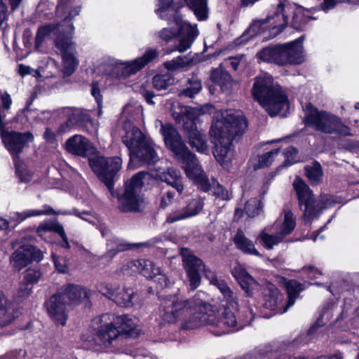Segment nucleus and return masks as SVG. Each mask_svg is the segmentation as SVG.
Masks as SVG:
<instances>
[{
	"label": "nucleus",
	"mask_w": 359,
	"mask_h": 359,
	"mask_svg": "<svg viewBox=\"0 0 359 359\" xmlns=\"http://www.w3.org/2000/svg\"><path fill=\"white\" fill-rule=\"evenodd\" d=\"M207 294L198 291L189 299H184L177 295L168 296L162 301L159 308V317L164 323H175L179 318L185 313L189 316L183 318L182 330H194L203 325L210 326L212 333L222 336L229 333L231 326L236 320L231 313H226L222 318L211 309L206 302Z\"/></svg>",
	"instance_id": "obj_1"
},
{
	"label": "nucleus",
	"mask_w": 359,
	"mask_h": 359,
	"mask_svg": "<svg viewBox=\"0 0 359 359\" xmlns=\"http://www.w3.org/2000/svg\"><path fill=\"white\" fill-rule=\"evenodd\" d=\"M161 126L160 132L165 145L175 155L182 164L187 176L203 191H211L212 194L222 200L229 201L231 194L225 189L215 179L211 180L199 165L196 156L192 154L182 141L177 129L170 123L158 121Z\"/></svg>",
	"instance_id": "obj_2"
},
{
	"label": "nucleus",
	"mask_w": 359,
	"mask_h": 359,
	"mask_svg": "<svg viewBox=\"0 0 359 359\" xmlns=\"http://www.w3.org/2000/svg\"><path fill=\"white\" fill-rule=\"evenodd\" d=\"M182 261L184 269L189 281V286L191 290H196L201 284V276L199 272L203 271L206 278L210 284L217 287L222 294L221 306L224 311L221 313L216 314L217 318H222L224 313H231L234 316L236 324L231 326L229 332L242 330L248 324L250 321L248 319L238 317L235 314V310L238 307V300L235 292L230 288L224 280L217 276V275L208 269L203 261L190 254L187 250L182 251Z\"/></svg>",
	"instance_id": "obj_3"
},
{
	"label": "nucleus",
	"mask_w": 359,
	"mask_h": 359,
	"mask_svg": "<svg viewBox=\"0 0 359 359\" xmlns=\"http://www.w3.org/2000/svg\"><path fill=\"white\" fill-rule=\"evenodd\" d=\"M247 127V120L241 111H215L210 133L215 144L214 156L223 168H227L232 159L233 138L242 135Z\"/></svg>",
	"instance_id": "obj_4"
},
{
	"label": "nucleus",
	"mask_w": 359,
	"mask_h": 359,
	"mask_svg": "<svg viewBox=\"0 0 359 359\" xmlns=\"http://www.w3.org/2000/svg\"><path fill=\"white\" fill-rule=\"evenodd\" d=\"M95 331L93 341L102 351H119L116 346L120 341L121 332L131 334L136 323L128 315L116 316L104 313L93 320Z\"/></svg>",
	"instance_id": "obj_5"
},
{
	"label": "nucleus",
	"mask_w": 359,
	"mask_h": 359,
	"mask_svg": "<svg viewBox=\"0 0 359 359\" xmlns=\"http://www.w3.org/2000/svg\"><path fill=\"white\" fill-rule=\"evenodd\" d=\"M173 1L158 0L156 13L160 18L167 20L169 25L173 23L177 27L180 39L175 50L183 53L191 47L199 34V31L196 24H191L184 20L181 14L172 8Z\"/></svg>",
	"instance_id": "obj_6"
},
{
	"label": "nucleus",
	"mask_w": 359,
	"mask_h": 359,
	"mask_svg": "<svg viewBox=\"0 0 359 359\" xmlns=\"http://www.w3.org/2000/svg\"><path fill=\"white\" fill-rule=\"evenodd\" d=\"M126 134L122 140L128 147L130 154V163L135 160L144 164H154L158 157L154 149L151 142L146 138L142 131L136 126H132L130 122H126L124 126Z\"/></svg>",
	"instance_id": "obj_7"
},
{
	"label": "nucleus",
	"mask_w": 359,
	"mask_h": 359,
	"mask_svg": "<svg viewBox=\"0 0 359 359\" xmlns=\"http://www.w3.org/2000/svg\"><path fill=\"white\" fill-rule=\"evenodd\" d=\"M304 110L305 115L303 122L306 126L327 134L351 135L350 128L337 116L326 111H319L311 103L306 104Z\"/></svg>",
	"instance_id": "obj_8"
},
{
	"label": "nucleus",
	"mask_w": 359,
	"mask_h": 359,
	"mask_svg": "<svg viewBox=\"0 0 359 359\" xmlns=\"http://www.w3.org/2000/svg\"><path fill=\"white\" fill-rule=\"evenodd\" d=\"M306 11L309 12V9L292 5L285 0H279L271 14V38L276 37L283 32L288 25V18L292 14V26L294 29H300L307 22Z\"/></svg>",
	"instance_id": "obj_9"
},
{
	"label": "nucleus",
	"mask_w": 359,
	"mask_h": 359,
	"mask_svg": "<svg viewBox=\"0 0 359 359\" xmlns=\"http://www.w3.org/2000/svg\"><path fill=\"white\" fill-rule=\"evenodd\" d=\"M147 172H140L125 182L121 193L117 194L118 207L122 212L140 211L144 204L142 189Z\"/></svg>",
	"instance_id": "obj_10"
},
{
	"label": "nucleus",
	"mask_w": 359,
	"mask_h": 359,
	"mask_svg": "<svg viewBox=\"0 0 359 359\" xmlns=\"http://www.w3.org/2000/svg\"><path fill=\"white\" fill-rule=\"evenodd\" d=\"M198 116L197 109L187 107L178 121L182 122L190 146L198 152L205 154L208 151V146L205 135L197 127Z\"/></svg>",
	"instance_id": "obj_11"
},
{
	"label": "nucleus",
	"mask_w": 359,
	"mask_h": 359,
	"mask_svg": "<svg viewBox=\"0 0 359 359\" xmlns=\"http://www.w3.org/2000/svg\"><path fill=\"white\" fill-rule=\"evenodd\" d=\"M89 165L99 179L107 186L111 196H115L114 179L121 168V158L118 156L105 158L96 156L89 158Z\"/></svg>",
	"instance_id": "obj_12"
},
{
	"label": "nucleus",
	"mask_w": 359,
	"mask_h": 359,
	"mask_svg": "<svg viewBox=\"0 0 359 359\" xmlns=\"http://www.w3.org/2000/svg\"><path fill=\"white\" fill-rule=\"evenodd\" d=\"M67 32L69 35L60 34L54 41L56 48L62 55L63 74L69 76L75 72L79 61L75 57V43L72 41L74 27L67 25Z\"/></svg>",
	"instance_id": "obj_13"
},
{
	"label": "nucleus",
	"mask_w": 359,
	"mask_h": 359,
	"mask_svg": "<svg viewBox=\"0 0 359 359\" xmlns=\"http://www.w3.org/2000/svg\"><path fill=\"white\" fill-rule=\"evenodd\" d=\"M0 134L2 142L13 156L16 169L18 170V154L22 151L23 148L27 144L33 140L34 137L29 132L22 133L15 131H6L4 129L3 124L0 126Z\"/></svg>",
	"instance_id": "obj_14"
},
{
	"label": "nucleus",
	"mask_w": 359,
	"mask_h": 359,
	"mask_svg": "<svg viewBox=\"0 0 359 359\" xmlns=\"http://www.w3.org/2000/svg\"><path fill=\"white\" fill-rule=\"evenodd\" d=\"M158 55L156 50H148L144 54L130 62H116L113 66L111 75L115 78H126L142 69L147 63Z\"/></svg>",
	"instance_id": "obj_15"
},
{
	"label": "nucleus",
	"mask_w": 359,
	"mask_h": 359,
	"mask_svg": "<svg viewBox=\"0 0 359 359\" xmlns=\"http://www.w3.org/2000/svg\"><path fill=\"white\" fill-rule=\"evenodd\" d=\"M98 290L116 304L124 307L133 306L137 299V294L132 289L126 287L121 289L116 285L102 283L99 285Z\"/></svg>",
	"instance_id": "obj_16"
},
{
	"label": "nucleus",
	"mask_w": 359,
	"mask_h": 359,
	"mask_svg": "<svg viewBox=\"0 0 359 359\" xmlns=\"http://www.w3.org/2000/svg\"><path fill=\"white\" fill-rule=\"evenodd\" d=\"M58 112L60 115L67 118L66 122L61 124L57 129L60 134L68 133L72 129L90 121L89 114L81 108L64 107L59 109Z\"/></svg>",
	"instance_id": "obj_17"
},
{
	"label": "nucleus",
	"mask_w": 359,
	"mask_h": 359,
	"mask_svg": "<svg viewBox=\"0 0 359 359\" xmlns=\"http://www.w3.org/2000/svg\"><path fill=\"white\" fill-rule=\"evenodd\" d=\"M41 251L31 244L23 243L12 255L11 263L20 271L32 261L39 262L43 259Z\"/></svg>",
	"instance_id": "obj_18"
},
{
	"label": "nucleus",
	"mask_w": 359,
	"mask_h": 359,
	"mask_svg": "<svg viewBox=\"0 0 359 359\" xmlns=\"http://www.w3.org/2000/svg\"><path fill=\"white\" fill-rule=\"evenodd\" d=\"M47 311L56 323L65 325L67 319V306L70 305L60 292L53 295L46 302Z\"/></svg>",
	"instance_id": "obj_19"
},
{
	"label": "nucleus",
	"mask_w": 359,
	"mask_h": 359,
	"mask_svg": "<svg viewBox=\"0 0 359 359\" xmlns=\"http://www.w3.org/2000/svg\"><path fill=\"white\" fill-rule=\"evenodd\" d=\"M121 271L125 273L140 272L147 278H153L160 273L161 268L151 260L140 259L127 262Z\"/></svg>",
	"instance_id": "obj_20"
},
{
	"label": "nucleus",
	"mask_w": 359,
	"mask_h": 359,
	"mask_svg": "<svg viewBox=\"0 0 359 359\" xmlns=\"http://www.w3.org/2000/svg\"><path fill=\"white\" fill-rule=\"evenodd\" d=\"M293 188L297 195L300 209L304 210V215H312L314 208V198L312 191L305 182L297 177L292 182Z\"/></svg>",
	"instance_id": "obj_21"
},
{
	"label": "nucleus",
	"mask_w": 359,
	"mask_h": 359,
	"mask_svg": "<svg viewBox=\"0 0 359 359\" xmlns=\"http://www.w3.org/2000/svg\"><path fill=\"white\" fill-rule=\"evenodd\" d=\"M204 203L199 197L191 198L180 210H175L168 215L166 221L174 223L177 221L186 219L198 215L203 210Z\"/></svg>",
	"instance_id": "obj_22"
},
{
	"label": "nucleus",
	"mask_w": 359,
	"mask_h": 359,
	"mask_svg": "<svg viewBox=\"0 0 359 359\" xmlns=\"http://www.w3.org/2000/svg\"><path fill=\"white\" fill-rule=\"evenodd\" d=\"M283 219L280 222L278 231L274 235H271V248L284 241L285 238L290 235L296 226V217L291 210L286 207L283 209Z\"/></svg>",
	"instance_id": "obj_23"
},
{
	"label": "nucleus",
	"mask_w": 359,
	"mask_h": 359,
	"mask_svg": "<svg viewBox=\"0 0 359 359\" xmlns=\"http://www.w3.org/2000/svg\"><path fill=\"white\" fill-rule=\"evenodd\" d=\"M69 25L74 26L68 19H63L56 25L47 24L39 27L35 39L36 48H39L44 41L45 39L50 34L55 35V39L60 34H64L65 36L69 35L67 32V25Z\"/></svg>",
	"instance_id": "obj_24"
},
{
	"label": "nucleus",
	"mask_w": 359,
	"mask_h": 359,
	"mask_svg": "<svg viewBox=\"0 0 359 359\" xmlns=\"http://www.w3.org/2000/svg\"><path fill=\"white\" fill-rule=\"evenodd\" d=\"M269 77L266 74L255 78L252 93L254 99L269 112Z\"/></svg>",
	"instance_id": "obj_25"
},
{
	"label": "nucleus",
	"mask_w": 359,
	"mask_h": 359,
	"mask_svg": "<svg viewBox=\"0 0 359 359\" xmlns=\"http://www.w3.org/2000/svg\"><path fill=\"white\" fill-rule=\"evenodd\" d=\"M52 232H55L60 235L62 239V243H61L62 247L67 249L70 248L63 226L56 221L50 219L46 220L39 224L36 230L38 236L47 241H50L48 240L49 234Z\"/></svg>",
	"instance_id": "obj_26"
},
{
	"label": "nucleus",
	"mask_w": 359,
	"mask_h": 359,
	"mask_svg": "<svg viewBox=\"0 0 359 359\" xmlns=\"http://www.w3.org/2000/svg\"><path fill=\"white\" fill-rule=\"evenodd\" d=\"M66 149L75 155L85 156L93 152V147L90 141L80 135H74L65 142Z\"/></svg>",
	"instance_id": "obj_27"
},
{
	"label": "nucleus",
	"mask_w": 359,
	"mask_h": 359,
	"mask_svg": "<svg viewBox=\"0 0 359 359\" xmlns=\"http://www.w3.org/2000/svg\"><path fill=\"white\" fill-rule=\"evenodd\" d=\"M231 273L248 296H252L254 291L258 289L259 285L257 282L248 273L243 266L237 265L234 266Z\"/></svg>",
	"instance_id": "obj_28"
},
{
	"label": "nucleus",
	"mask_w": 359,
	"mask_h": 359,
	"mask_svg": "<svg viewBox=\"0 0 359 359\" xmlns=\"http://www.w3.org/2000/svg\"><path fill=\"white\" fill-rule=\"evenodd\" d=\"M304 36L285 43L288 65H299L305 60V53L303 46Z\"/></svg>",
	"instance_id": "obj_29"
},
{
	"label": "nucleus",
	"mask_w": 359,
	"mask_h": 359,
	"mask_svg": "<svg viewBox=\"0 0 359 359\" xmlns=\"http://www.w3.org/2000/svg\"><path fill=\"white\" fill-rule=\"evenodd\" d=\"M269 28V16L264 19L255 20L238 39V43H246L253 37L266 32Z\"/></svg>",
	"instance_id": "obj_30"
},
{
	"label": "nucleus",
	"mask_w": 359,
	"mask_h": 359,
	"mask_svg": "<svg viewBox=\"0 0 359 359\" xmlns=\"http://www.w3.org/2000/svg\"><path fill=\"white\" fill-rule=\"evenodd\" d=\"M288 108V100L282 88L271 85V116L278 115L282 110Z\"/></svg>",
	"instance_id": "obj_31"
},
{
	"label": "nucleus",
	"mask_w": 359,
	"mask_h": 359,
	"mask_svg": "<svg viewBox=\"0 0 359 359\" xmlns=\"http://www.w3.org/2000/svg\"><path fill=\"white\" fill-rule=\"evenodd\" d=\"M60 293L70 305H77L88 298V292L84 288L73 284L65 285Z\"/></svg>",
	"instance_id": "obj_32"
},
{
	"label": "nucleus",
	"mask_w": 359,
	"mask_h": 359,
	"mask_svg": "<svg viewBox=\"0 0 359 359\" xmlns=\"http://www.w3.org/2000/svg\"><path fill=\"white\" fill-rule=\"evenodd\" d=\"M276 278L280 279L285 284L288 296L286 304L283 306V309H280L278 311L280 313H283L294 304L297 297L303 288L302 284L295 280H290L286 282L285 279L282 277H276Z\"/></svg>",
	"instance_id": "obj_33"
},
{
	"label": "nucleus",
	"mask_w": 359,
	"mask_h": 359,
	"mask_svg": "<svg viewBox=\"0 0 359 359\" xmlns=\"http://www.w3.org/2000/svg\"><path fill=\"white\" fill-rule=\"evenodd\" d=\"M158 177L162 182L175 188L180 194L182 193L184 184L182 177L179 171L172 168H168L166 170L159 172Z\"/></svg>",
	"instance_id": "obj_34"
},
{
	"label": "nucleus",
	"mask_w": 359,
	"mask_h": 359,
	"mask_svg": "<svg viewBox=\"0 0 359 359\" xmlns=\"http://www.w3.org/2000/svg\"><path fill=\"white\" fill-rule=\"evenodd\" d=\"M234 243L238 249L245 254L260 256L259 252L255 248L254 243L248 239L243 231L238 229L233 238Z\"/></svg>",
	"instance_id": "obj_35"
},
{
	"label": "nucleus",
	"mask_w": 359,
	"mask_h": 359,
	"mask_svg": "<svg viewBox=\"0 0 359 359\" xmlns=\"http://www.w3.org/2000/svg\"><path fill=\"white\" fill-rule=\"evenodd\" d=\"M199 21L208 18V0H184Z\"/></svg>",
	"instance_id": "obj_36"
},
{
	"label": "nucleus",
	"mask_w": 359,
	"mask_h": 359,
	"mask_svg": "<svg viewBox=\"0 0 359 359\" xmlns=\"http://www.w3.org/2000/svg\"><path fill=\"white\" fill-rule=\"evenodd\" d=\"M195 63L194 57L190 54L184 56H178L171 60L163 63L164 67L170 71L175 72L184 69Z\"/></svg>",
	"instance_id": "obj_37"
},
{
	"label": "nucleus",
	"mask_w": 359,
	"mask_h": 359,
	"mask_svg": "<svg viewBox=\"0 0 359 359\" xmlns=\"http://www.w3.org/2000/svg\"><path fill=\"white\" fill-rule=\"evenodd\" d=\"M210 78L212 82L219 85L222 89H227L232 80L231 75L221 67L212 70Z\"/></svg>",
	"instance_id": "obj_38"
},
{
	"label": "nucleus",
	"mask_w": 359,
	"mask_h": 359,
	"mask_svg": "<svg viewBox=\"0 0 359 359\" xmlns=\"http://www.w3.org/2000/svg\"><path fill=\"white\" fill-rule=\"evenodd\" d=\"M53 213V210L50 207L44 206L42 210H28L22 212H13L11 215V219L18 222H21L28 217L50 215Z\"/></svg>",
	"instance_id": "obj_39"
},
{
	"label": "nucleus",
	"mask_w": 359,
	"mask_h": 359,
	"mask_svg": "<svg viewBox=\"0 0 359 359\" xmlns=\"http://www.w3.org/2000/svg\"><path fill=\"white\" fill-rule=\"evenodd\" d=\"M107 252L102 259H111L118 252H123L130 248V245L126 243L122 240L114 238L107 243Z\"/></svg>",
	"instance_id": "obj_40"
},
{
	"label": "nucleus",
	"mask_w": 359,
	"mask_h": 359,
	"mask_svg": "<svg viewBox=\"0 0 359 359\" xmlns=\"http://www.w3.org/2000/svg\"><path fill=\"white\" fill-rule=\"evenodd\" d=\"M271 61L279 65H288L285 43L271 47Z\"/></svg>",
	"instance_id": "obj_41"
},
{
	"label": "nucleus",
	"mask_w": 359,
	"mask_h": 359,
	"mask_svg": "<svg viewBox=\"0 0 359 359\" xmlns=\"http://www.w3.org/2000/svg\"><path fill=\"white\" fill-rule=\"evenodd\" d=\"M306 175L312 184H318L323 180V170L319 163H314L312 166L305 167Z\"/></svg>",
	"instance_id": "obj_42"
},
{
	"label": "nucleus",
	"mask_w": 359,
	"mask_h": 359,
	"mask_svg": "<svg viewBox=\"0 0 359 359\" xmlns=\"http://www.w3.org/2000/svg\"><path fill=\"white\" fill-rule=\"evenodd\" d=\"M175 79L170 74H158L152 79L153 86L157 90H166L174 84Z\"/></svg>",
	"instance_id": "obj_43"
},
{
	"label": "nucleus",
	"mask_w": 359,
	"mask_h": 359,
	"mask_svg": "<svg viewBox=\"0 0 359 359\" xmlns=\"http://www.w3.org/2000/svg\"><path fill=\"white\" fill-rule=\"evenodd\" d=\"M7 300L4 296H0V327H4L10 323L15 316L12 314L11 307L6 306Z\"/></svg>",
	"instance_id": "obj_44"
},
{
	"label": "nucleus",
	"mask_w": 359,
	"mask_h": 359,
	"mask_svg": "<svg viewBox=\"0 0 359 359\" xmlns=\"http://www.w3.org/2000/svg\"><path fill=\"white\" fill-rule=\"evenodd\" d=\"M202 89L201 82L196 77L192 76L188 80V86L180 95L187 97H194Z\"/></svg>",
	"instance_id": "obj_45"
},
{
	"label": "nucleus",
	"mask_w": 359,
	"mask_h": 359,
	"mask_svg": "<svg viewBox=\"0 0 359 359\" xmlns=\"http://www.w3.org/2000/svg\"><path fill=\"white\" fill-rule=\"evenodd\" d=\"M263 208L262 202L257 198H251L245 205V212L250 217L258 215Z\"/></svg>",
	"instance_id": "obj_46"
},
{
	"label": "nucleus",
	"mask_w": 359,
	"mask_h": 359,
	"mask_svg": "<svg viewBox=\"0 0 359 359\" xmlns=\"http://www.w3.org/2000/svg\"><path fill=\"white\" fill-rule=\"evenodd\" d=\"M168 27L162 29L158 33V37L165 41H171L178 36L177 27L173 23L171 25L168 24Z\"/></svg>",
	"instance_id": "obj_47"
},
{
	"label": "nucleus",
	"mask_w": 359,
	"mask_h": 359,
	"mask_svg": "<svg viewBox=\"0 0 359 359\" xmlns=\"http://www.w3.org/2000/svg\"><path fill=\"white\" fill-rule=\"evenodd\" d=\"M65 10H67L68 14L64 18V19H68L69 22L73 25L72 20L75 16L79 14L81 11L80 7L76 6L69 9L67 6H65L62 1H61L57 7V15H60L62 13L64 12Z\"/></svg>",
	"instance_id": "obj_48"
},
{
	"label": "nucleus",
	"mask_w": 359,
	"mask_h": 359,
	"mask_svg": "<svg viewBox=\"0 0 359 359\" xmlns=\"http://www.w3.org/2000/svg\"><path fill=\"white\" fill-rule=\"evenodd\" d=\"M32 288L33 286L22 280L15 294L16 300L18 302H22L25 299L27 298L30 295Z\"/></svg>",
	"instance_id": "obj_49"
},
{
	"label": "nucleus",
	"mask_w": 359,
	"mask_h": 359,
	"mask_svg": "<svg viewBox=\"0 0 359 359\" xmlns=\"http://www.w3.org/2000/svg\"><path fill=\"white\" fill-rule=\"evenodd\" d=\"M269 160V152H265L262 155L257 156L250 161V164L254 170H257L268 165Z\"/></svg>",
	"instance_id": "obj_50"
},
{
	"label": "nucleus",
	"mask_w": 359,
	"mask_h": 359,
	"mask_svg": "<svg viewBox=\"0 0 359 359\" xmlns=\"http://www.w3.org/2000/svg\"><path fill=\"white\" fill-rule=\"evenodd\" d=\"M226 62H228L229 65L234 70H237L239 67L241 68H245L248 66V61L245 55H239L229 57Z\"/></svg>",
	"instance_id": "obj_51"
},
{
	"label": "nucleus",
	"mask_w": 359,
	"mask_h": 359,
	"mask_svg": "<svg viewBox=\"0 0 359 359\" xmlns=\"http://www.w3.org/2000/svg\"><path fill=\"white\" fill-rule=\"evenodd\" d=\"M40 276L41 273L38 270L34 269H28L25 273L22 281L32 286H34V285L39 281Z\"/></svg>",
	"instance_id": "obj_52"
},
{
	"label": "nucleus",
	"mask_w": 359,
	"mask_h": 359,
	"mask_svg": "<svg viewBox=\"0 0 359 359\" xmlns=\"http://www.w3.org/2000/svg\"><path fill=\"white\" fill-rule=\"evenodd\" d=\"M52 257L56 270L59 273H67L68 271V266L66 259L63 257H57L55 254H53Z\"/></svg>",
	"instance_id": "obj_53"
},
{
	"label": "nucleus",
	"mask_w": 359,
	"mask_h": 359,
	"mask_svg": "<svg viewBox=\"0 0 359 359\" xmlns=\"http://www.w3.org/2000/svg\"><path fill=\"white\" fill-rule=\"evenodd\" d=\"M297 152V150L293 147H289L285 149V165H290L296 162L295 158Z\"/></svg>",
	"instance_id": "obj_54"
},
{
	"label": "nucleus",
	"mask_w": 359,
	"mask_h": 359,
	"mask_svg": "<svg viewBox=\"0 0 359 359\" xmlns=\"http://www.w3.org/2000/svg\"><path fill=\"white\" fill-rule=\"evenodd\" d=\"M91 94L92 95L95 97L96 102H97V106H98V108H99V114H100L101 111H100V109L102 107V97L101 95V93H100V88L99 87V85H98V83L97 82H93L91 85Z\"/></svg>",
	"instance_id": "obj_55"
},
{
	"label": "nucleus",
	"mask_w": 359,
	"mask_h": 359,
	"mask_svg": "<svg viewBox=\"0 0 359 359\" xmlns=\"http://www.w3.org/2000/svg\"><path fill=\"white\" fill-rule=\"evenodd\" d=\"M18 72L22 77L27 75H32L34 77L39 76V72L37 70H35L29 66H27L22 64L19 65Z\"/></svg>",
	"instance_id": "obj_56"
},
{
	"label": "nucleus",
	"mask_w": 359,
	"mask_h": 359,
	"mask_svg": "<svg viewBox=\"0 0 359 359\" xmlns=\"http://www.w3.org/2000/svg\"><path fill=\"white\" fill-rule=\"evenodd\" d=\"M269 347L267 344L259 346L255 351V359H268Z\"/></svg>",
	"instance_id": "obj_57"
},
{
	"label": "nucleus",
	"mask_w": 359,
	"mask_h": 359,
	"mask_svg": "<svg viewBox=\"0 0 359 359\" xmlns=\"http://www.w3.org/2000/svg\"><path fill=\"white\" fill-rule=\"evenodd\" d=\"M175 197V192L168 191L163 194L161 200V208H165L169 206L173 201Z\"/></svg>",
	"instance_id": "obj_58"
},
{
	"label": "nucleus",
	"mask_w": 359,
	"mask_h": 359,
	"mask_svg": "<svg viewBox=\"0 0 359 359\" xmlns=\"http://www.w3.org/2000/svg\"><path fill=\"white\" fill-rule=\"evenodd\" d=\"M347 2L352 4H359V0H324V5L327 10L334 7L337 3Z\"/></svg>",
	"instance_id": "obj_59"
},
{
	"label": "nucleus",
	"mask_w": 359,
	"mask_h": 359,
	"mask_svg": "<svg viewBox=\"0 0 359 359\" xmlns=\"http://www.w3.org/2000/svg\"><path fill=\"white\" fill-rule=\"evenodd\" d=\"M155 280L154 281L159 285L160 287H166L170 284V280L168 278V277L164 274L162 273L161 271L159 274H158L156 277L154 278Z\"/></svg>",
	"instance_id": "obj_60"
},
{
	"label": "nucleus",
	"mask_w": 359,
	"mask_h": 359,
	"mask_svg": "<svg viewBox=\"0 0 359 359\" xmlns=\"http://www.w3.org/2000/svg\"><path fill=\"white\" fill-rule=\"evenodd\" d=\"M302 270L306 272L310 278H317L318 276L322 275L321 271L313 266H304Z\"/></svg>",
	"instance_id": "obj_61"
},
{
	"label": "nucleus",
	"mask_w": 359,
	"mask_h": 359,
	"mask_svg": "<svg viewBox=\"0 0 359 359\" xmlns=\"http://www.w3.org/2000/svg\"><path fill=\"white\" fill-rule=\"evenodd\" d=\"M257 241L266 249H269V234L266 229L263 230L257 238Z\"/></svg>",
	"instance_id": "obj_62"
},
{
	"label": "nucleus",
	"mask_w": 359,
	"mask_h": 359,
	"mask_svg": "<svg viewBox=\"0 0 359 359\" xmlns=\"http://www.w3.org/2000/svg\"><path fill=\"white\" fill-rule=\"evenodd\" d=\"M140 94L144 97L148 104H154V101L152 100V98L154 97V94L152 91L146 89L145 87L142 86L140 88Z\"/></svg>",
	"instance_id": "obj_63"
},
{
	"label": "nucleus",
	"mask_w": 359,
	"mask_h": 359,
	"mask_svg": "<svg viewBox=\"0 0 359 359\" xmlns=\"http://www.w3.org/2000/svg\"><path fill=\"white\" fill-rule=\"evenodd\" d=\"M1 102L4 108L3 110H1V111L3 112V115L6 116L5 111H8L10 109L12 103V100L10 95L7 93L1 96Z\"/></svg>",
	"instance_id": "obj_64"
}]
</instances>
